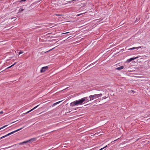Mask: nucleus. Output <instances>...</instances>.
I'll return each mask as SVG.
<instances>
[{"mask_svg":"<svg viewBox=\"0 0 150 150\" xmlns=\"http://www.w3.org/2000/svg\"><path fill=\"white\" fill-rule=\"evenodd\" d=\"M84 99L81 98L80 100L75 101L71 102L70 104V105L71 106H74L76 105H81L83 103L84 101Z\"/></svg>","mask_w":150,"mask_h":150,"instance_id":"f257e3e1","label":"nucleus"},{"mask_svg":"<svg viewBox=\"0 0 150 150\" xmlns=\"http://www.w3.org/2000/svg\"><path fill=\"white\" fill-rule=\"evenodd\" d=\"M102 94H95L93 95H90L89 96V98L90 99V101L94 99L98 98L102 96Z\"/></svg>","mask_w":150,"mask_h":150,"instance_id":"f03ea898","label":"nucleus"},{"mask_svg":"<svg viewBox=\"0 0 150 150\" xmlns=\"http://www.w3.org/2000/svg\"><path fill=\"white\" fill-rule=\"evenodd\" d=\"M48 69V66H46L43 67L41 68L40 69V72L41 73L44 72L46 70H47Z\"/></svg>","mask_w":150,"mask_h":150,"instance_id":"7ed1b4c3","label":"nucleus"},{"mask_svg":"<svg viewBox=\"0 0 150 150\" xmlns=\"http://www.w3.org/2000/svg\"><path fill=\"white\" fill-rule=\"evenodd\" d=\"M24 127H25V126H24L23 127H21V128H20V129H17L16 130H15V131H14L12 132H11V133H8V135L9 136L10 135L14 133L15 132H17V131H19L20 130H21V129H23V128Z\"/></svg>","mask_w":150,"mask_h":150,"instance_id":"20e7f679","label":"nucleus"},{"mask_svg":"<svg viewBox=\"0 0 150 150\" xmlns=\"http://www.w3.org/2000/svg\"><path fill=\"white\" fill-rule=\"evenodd\" d=\"M138 58V57H133V58H130L129 59H128L127 61V62H131V61H132L133 60L135 59H137Z\"/></svg>","mask_w":150,"mask_h":150,"instance_id":"39448f33","label":"nucleus"},{"mask_svg":"<svg viewBox=\"0 0 150 150\" xmlns=\"http://www.w3.org/2000/svg\"><path fill=\"white\" fill-rule=\"evenodd\" d=\"M32 139H30V140H28V141H24L23 142L20 143H19L18 144H19L20 145H22V144H26V143H28V142H30V140H32Z\"/></svg>","mask_w":150,"mask_h":150,"instance_id":"423d86ee","label":"nucleus"},{"mask_svg":"<svg viewBox=\"0 0 150 150\" xmlns=\"http://www.w3.org/2000/svg\"><path fill=\"white\" fill-rule=\"evenodd\" d=\"M124 68L123 66H121L116 68V69L118 70H120Z\"/></svg>","mask_w":150,"mask_h":150,"instance_id":"0eeeda50","label":"nucleus"},{"mask_svg":"<svg viewBox=\"0 0 150 150\" xmlns=\"http://www.w3.org/2000/svg\"><path fill=\"white\" fill-rule=\"evenodd\" d=\"M142 47H132V48L129 49H128V50H132L135 49H139V48H141Z\"/></svg>","mask_w":150,"mask_h":150,"instance_id":"6e6552de","label":"nucleus"},{"mask_svg":"<svg viewBox=\"0 0 150 150\" xmlns=\"http://www.w3.org/2000/svg\"><path fill=\"white\" fill-rule=\"evenodd\" d=\"M24 10V9L20 8L18 10V13H21Z\"/></svg>","mask_w":150,"mask_h":150,"instance_id":"1a4fd4ad","label":"nucleus"},{"mask_svg":"<svg viewBox=\"0 0 150 150\" xmlns=\"http://www.w3.org/2000/svg\"><path fill=\"white\" fill-rule=\"evenodd\" d=\"M83 98V99H84V100H84V101H86V102H88L89 101V100H88V97H87L83 98Z\"/></svg>","mask_w":150,"mask_h":150,"instance_id":"9d476101","label":"nucleus"},{"mask_svg":"<svg viewBox=\"0 0 150 150\" xmlns=\"http://www.w3.org/2000/svg\"><path fill=\"white\" fill-rule=\"evenodd\" d=\"M39 105H37V106H36L35 107H34V108H33L32 109H31L30 110L31 111H32L33 110H34L36 108H37L39 106Z\"/></svg>","mask_w":150,"mask_h":150,"instance_id":"9b49d317","label":"nucleus"},{"mask_svg":"<svg viewBox=\"0 0 150 150\" xmlns=\"http://www.w3.org/2000/svg\"><path fill=\"white\" fill-rule=\"evenodd\" d=\"M8 134H6V135H5V136H3V137H1V138H0V139H2V138H5V137H7V136H8Z\"/></svg>","mask_w":150,"mask_h":150,"instance_id":"f8f14e48","label":"nucleus"},{"mask_svg":"<svg viewBox=\"0 0 150 150\" xmlns=\"http://www.w3.org/2000/svg\"><path fill=\"white\" fill-rule=\"evenodd\" d=\"M31 112V110H30L28 112H25V113H23V115H25V114H26L28 113H29V112Z\"/></svg>","mask_w":150,"mask_h":150,"instance_id":"ddd939ff","label":"nucleus"},{"mask_svg":"<svg viewBox=\"0 0 150 150\" xmlns=\"http://www.w3.org/2000/svg\"><path fill=\"white\" fill-rule=\"evenodd\" d=\"M8 126V125H5L4 126H3V127H1L0 128V130L6 127L7 126Z\"/></svg>","mask_w":150,"mask_h":150,"instance_id":"4468645a","label":"nucleus"},{"mask_svg":"<svg viewBox=\"0 0 150 150\" xmlns=\"http://www.w3.org/2000/svg\"><path fill=\"white\" fill-rule=\"evenodd\" d=\"M23 52L22 51H20L19 52H18V54L20 55L23 53Z\"/></svg>","mask_w":150,"mask_h":150,"instance_id":"2eb2a0df","label":"nucleus"},{"mask_svg":"<svg viewBox=\"0 0 150 150\" xmlns=\"http://www.w3.org/2000/svg\"><path fill=\"white\" fill-rule=\"evenodd\" d=\"M54 48H52V49H50V50H48V51H46V52H45V53H46V52H49V51H51V50H52V49H54Z\"/></svg>","mask_w":150,"mask_h":150,"instance_id":"dca6fc26","label":"nucleus"},{"mask_svg":"<svg viewBox=\"0 0 150 150\" xmlns=\"http://www.w3.org/2000/svg\"><path fill=\"white\" fill-rule=\"evenodd\" d=\"M107 145H106V146H105L103 148H101V149H99V150H102L103 149L107 147Z\"/></svg>","mask_w":150,"mask_h":150,"instance_id":"f3484780","label":"nucleus"},{"mask_svg":"<svg viewBox=\"0 0 150 150\" xmlns=\"http://www.w3.org/2000/svg\"><path fill=\"white\" fill-rule=\"evenodd\" d=\"M55 15L57 16H61L63 15H62V14H55Z\"/></svg>","mask_w":150,"mask_h":150,"instance_id":"a211bd4d","label":"nucleus"},{"mask_svg":"<svg viewBox=\"0 0 150 150\" xmlns=\"http://www.w3.org/2000/svg\"><path fill=\"white\" fill-rule=\"evenodd\" d=\"M16 62H15L13 65H11V67H13V66L14 65H15L16 63Z\"/></svg>","mask_w":150,"mask_h":150,"instance_id":"6ab92c4d","label":"nucleus"},{"mask_svg":"<svg viewBox=\"0 0 150 150\" xmlns=\"http://www.w3.org/2000/svg\"><path fill=\"white\" fill-rule=\"evenodd\" d=\"M16 145V144H14V145H13V146H9V147H8L6 148H10V147H12L13 146H14L15 145Z\"/></svg>","mask_w":150,"mask_h":150,"instance_id":"aec40b11","label":"nucleus"},{"mask_svg":"<svg viewBox=\"0 0 150 150\" xmlns=\"http://www.w3.org/2000/svg\"><path fill=\"white\" fill-rule=\"evenodd\" d=\"M56 104H57V103H54V104L52 105V107H53V106H55V105H56Z\"/></svg>","mask_w":150,"mask_h":150,"instance_id":"412c9836","label":"nucleus"},{"mask_svg":"<svg viewBox=\"0 0 150 150\" xmlns=\"http://www.w3.org/2000/svg\"><path fill=\"white\" fill-rule=\"evenodd\" d=\"M11 66H10V67H8L7 68H6L5 69V70H6V69H9V68H11Z\"/></svg>","mask_w":150,"mask_h":150,"instance_id":"4be33fe9","label":"nucleus"},{"mask_svg":"<svg viewBox=\"0 0 150 150\" xmlns=\"http://www.w3.org/2000/svg\"><path fill=\"white\" fill-rule=\"evenodd\" d=\"M3 113V111H1V112H0V114H2Z\"/></svg>","mask_w":150,"mask_h":150,"instance_id":"5701e85b","label":"nucleus"},{"mask_svg":"<svg viewBox=\"0 0 150 150\" xmlns=\"http://www.w3.org/2000/svg\"><path fill=\"white\" fill-rule=\"evenodd\" d=\"M69 33V32H66V33H63L62 34H67V33Z\"/></svg>","mask_w":150,"mask_h":150,"instance_id":"b1692460","label":"nucleus"},{"mask_svg":"<svg viewBox=\"0 0 150 150\" xmlns=\"http://www.w3.org/2000/svg\"><path fill=\"white\" fill-rule=\"evenodd\" d=\"M62 101H59V102H56V103H57V104H58L59 103H60Z\"/></svg>","mask_w":150,"mask_h":150,"instance_id":"393cba45","label":"nucleus"},{"mask_svg":"<svg viewBox=\"0 0 150 150\" xmlns=\"http://www.w3.org/2000/svg\"><path fill=\"white\" fill-rule=\"evenodd\" d=\"M140 19V18H139V19H138V20L137 19V20H136V22H137V21H138Z\"/></svg>","mask_w":150,"mask_h":150,"instance_id":"a878e982","label":"nucleus"},{"mask_svg":"<svg viewBox=\"0 0 150 150\" xmlns=\"http://www.w3.org/2000/svg\"><path fill=\"white\" fill-rule=\"evenodd\" d=\"M106 98L105 97H103V99H105Z\"/></svg>","mask_w":150,"mask_h":150,"instance_id":"bb28decb","label":"nucleus"},{"mask_svg":"<svg viewBox=\"0 0 150 150\" xmlns=\"http://www.w3.org/2000/svg\"><path fill=\"white\" fill-rule=\"evenodd\" d=\"M68 88H69V87H67V88H66L65 89H64L63 90H64L66 89H67Z\"/></svg>","mask_w":150,"mask_h":150,"instance_id":"cd10ccee","label":"nucleus"},{"mask_svg":"<svg viewBox=\"0 0 150 150\" xmlns=\"http://www.w3.org/2000/svg\"><path fill=\"white\" fill-rule=\"evenodd\" d=\"M81 14H78V15H77V16H80V15H81Z\"/></svg>","mask_w":150,"mask_h":150,"instance_id":"c85d7f7f","label":"nucleus"},{"mask_svg":"<svg viewBox=\"0 0 150 150\" xmlns=\"http://www.w3.org/2000/svg\"><path fill=\"white\" fill-rule=\"evenodd\" d=\"M91 64H90V65H89V66H88V67H89V66H90Z\"/></svg>","mask_w":150,"mask_h":150,"instance_id":"c756f323","label":"nucleus"},{"mask_svg":"<svg viewBox=\"0 0 150 150\" xmlns=\"http://www.w3.org/2000/svg\"><path fill=\"white\" fill-rule=\"evenodd\" d=\"M16 122V121L13 122H12L11 123H14V122Z\"/></svg>","mask_w":150,"mask_h":150,"instance_id":"7c9ffc66","label":"nucleus"},{"mask_svg":"<svg viewBox=\"0 0 150 150\" xmlns=\"http://www.w3.org/2000/svg\"><path fill=\"white\" fill-rule=\"evenodd\" d=\"M49 133H46V134H47Z\"/></svg>","mask_w":150,"mask_h":150,"instance_id":"2f4dec72","label":"nucleus"},{"mask_svg":"<svg viewBox=\"0 0 150 150\" xmlns=\"http://www.w3.org/2000/svg\"><path fill=\"white\" fill-rule=\"evenodd\" d=\"M96 133H95V135H96Z\"/></svg>","mask_w":150,"mask_h":150,"instance_id":"473e14b6","label":"nucleus"}]
</instances>
